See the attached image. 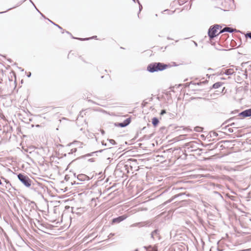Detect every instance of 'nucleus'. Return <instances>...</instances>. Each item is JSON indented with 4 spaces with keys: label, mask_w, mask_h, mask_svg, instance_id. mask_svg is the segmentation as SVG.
Instances as JSON below:
<instances>
[{
    "label": "nucleus",
    "mask_w": 251,
    "mask_h": 251,
    "mask_svg": "<svg viewBox=\"0 0 251 251\" xmlns=\"http://www.w3.org/2000/svg\"><path fill=\"white\" fill-rule=\"evenodd\" d=\"M107 141L112 145H116L117 143L113 139H107Z\"/></svg>",
    "instance_id": "nucleus-25"
},
{
    "label": "nucleus",
    "mask_w": 251,
    "mask_h": 251,
    "mask_svg": "<svg viewBox=\"0 0 251 251\" xmlns=\"http://www.w3.org/2000/svg\"><path fill=\"white\" fill-rule=\"evenodd\" d=\"M72 184L73 185V184H78L79 183H76L75 181H74L73 183L72 182Z\"/></svg>",
    "instance_id": "nucleus-45"
},
{
    "label": "nucleus",
    "mask_w": 251,
    "mask_h": 251,
    "mask_svg": "<svg viewBox=\"0 0 251 251\" xmlns=\"http://www.w3.org/2000/svg\"><path fill=\"white\" fill-rule=\"evenodd\" d=\"M65 179H67V176H65Z\"/></svg>",
    "instance_id": "nucleus-60"
},
{
    "label": "nucleus",
    "mask_w": 251,
    "mask_h": 251,
    "mask_svg": "<svg viewBox=\"0 0 251 251\" xmlns=\"http://www.w3.org/2000/svg\"><path fill=\"white\" fill-rule=\"evenodd\" d=\"M208 70L209 71L213 70V69L210 68H208Z\"/></svg>",
    "instance_id": "nucleus-49"
},
{
    "label": "nucleus",
    "mask_w": 251,
    "mask_h": 251,
    "mask_svg": "<svg viewBox=\"0 0 251 251\" xmlns=\"http://www.w3.org/2000/svg\"><path fill=\"white\" fill-rule=\"evenodd\" d=\"M48 20H49V21L51 23H52V24H53L54 25H55V26H56L57 27H58L59 29H62V28L60 26H59V25H57V24H55L54 23H53V22H52L51 21H50V20H49V19H48Z\"/></svg>",
    "instance_id": "nucleus-26"
},
{
    "label": "nucleus",
    "mask_w": 251,
    "mask_h": 251,
    "mask_svg": "<svg viewBox=\"0 0 251 251\" xmlns=\"http://www.w3.org/2000/svg\"><path fill=\"white\" fill-rule=\"evenodd\" d=\"M226 129L229 133H233L234 132V129L232 127H227Z\"/></svg>",
    "instance_id": "nucleus-28"
},
{
    "label": "nucleus",
    "mask_w": 251,
    "mask_h": 251,
    "mask_svg": "<svg viewBox=\"0 0 251 251\" xmlns=\"http://www.w3.org/2000/svg\"><path fill=\"white\" fill-rule=\"evenodd\" d=\"M230 126H232V128H238L240 127V126L238 125V123L235 122H232L231 123H230L228 124L227 126H226L224 128H227V127H229Z\"/></svg>",
    "instance_id": "nucleus-14"
},
{
    "label": "nucleus",
    "mask_w": 251,
    "mask_h": 251,
    "mask_svg": "<svg viewBox=\"0 0 251 251\" xmlns=\"http://www.w3.org/2000/svg\"><path fill=\"white\" fill-rule=\"evenodd\" d=\"M36 126L37 127H39V126H40V125H37Z\"/></svg>",
    "instance_id": "nucleus-55"
},
{
    "label": "nucleus",
    "mask_w": 251,
    "mask_h": 251,
    "mask_svg": "<svg viewBox=\"0 0 251 251\" xmlns=\"http://www.w3.org/2000/svg\"><path fill=\"white\" fill-rule=\"evenodd\" d=\"M231 67H232V68H229L226 70L225 71L223 72V74L227 75H233L235 73V71L234 70V66L232 65L231 66ZM235 68H236V70H238V68L237 67H235Z\"/></svg>",
    "instance_id": "nucleus-11"
},
{
    "label": "nucleus",
    "mask_w": 251,
    "mask_h": 251,
    "mask_svg": "<svg viewBox=\"0 0 251 251\" xmlns=\"http://www.w3.org/2000/svg\"><path fill=\"white\" fill-rule=\"evenodd\" d=\"M166 113V110L164 109H163L161 111L160 115H163Z\"/></svg>",
    "instance_id": "nucleus-34"
},
{
    "label": "nucleus",
    "mask_w": 251,
    "mask_h": 251,
    "mask_svg": "<svg viewBox=\"0 0 251 251\" xmlns=\"http://www.w3.org/2000/svg\"><path fill=\"white\" fill-rule=\"evenodd\" d=\"M236 31V29H233L231 27H224L223 29H222L220 32L219 33H222L225 32H228L229 33H232L233 32Z\"/></svg>",
    "instance_id": "nucleus-13"
},
{
    "label": "nucleus",
    "mask_w": 251,
    "mask_h": 251,
    "mask_svg": "<svg viewBox=\"0 0 251 251\" xmlns=\"http://www.w3.org/2000/svg\"><path fill=\"white\" fill-rule=\"evenodd\" d=\"M62 30V33H64V32H65V30L64 29H61Z\"/></svg>",
    "instance_id": "nucleus-48"
},
{
    "label": "nucleus",
    "mask_w": 251,
    "mask_h": 251,
    "mask_svg": "<svg viewBox=\"0 0 251 251\" xmlns=\"http://www.w3.org/2000/svg\"><path fill=\"white\" fill-rule=\"evenodd\" d=\"M199 144L197 142L192 141L185 144L184 148L185 152L190 153L196 151L199 148Z\"/></svg>",
    "instance_id": "nucleus-3"
},
{
    "label": "nucleus",
    "mask_w": 251,
    "mask_h": 251,
    "mask_svg": "<svg viewBox=\"0 0 251 251\" xmlns=\"http://www.w3.org/2000/svg\"><path fill=\"white\" fill-rule=\"evenodd\" d=\"M222 26L219 25H214L213 26H211L208 31V35L210 40L213 39L216 36L218 35L219 32L216 34L218 30L221 28Z\"/></svg>",
    "instance_id": "nucleus-4"
},
{
    "label": "nucleus",
    "mask_w": 251,
    "mask_h": 251,
    "mask_svg": "<svg viewBox=\"0 0 251 251\" xmlns=\"http://www.w3.org/2000/svg\"><path fill=\"white\" fill-rule=\"evenodd\" d=\"M77 178L80 181H85L86 180H89L90 179V178L88 176L83 174H79L77 175Z\"/></svg>",
    "instance_id": "nucleus-12"
},
{
    "label": "nucleus",
    "mask_w": 251,
    "mask_h": 251,
    "mask_svg": "<svg viewBox=\"0 0 251 251\" xmlns=\"http://www.w3.org/2000/svg\"><path fill=\"white\" fill-rule=\"evenodd\" d=\"M88 161L93 162L95 161V159L93 158H90V159H88Z\"/></svg>",
    "instance_id": "nucleus-37"
},
{
    "label": "nucleus",
    "mask_w": 251,
    "mask_h": 251,
    "mask_svg": "<svg viewBox=\"0 0 251 251\" xmlns=\"http://www.w3.org/2000/svg\"><path fill=\"white\" fill-rule=\"evenodd\" d=\"M31 73H30V72H29V73H28V74H27V76L28 77H30V76H31Z\"/></svg>",
    "instance_id": "nucleus-40"
},
{
    "label": "nucleus",
    "mask_w": 251,
    "mask_h": 251,
    "mask_svg": "<svg viewBox=\"0 0 251 251\" xmlns=\"http://www.w3.org/2000/svg\"><path fill=\"white\" fill-rule=\"evenodd\" d=\"M127 218V216L125 215H123L122 216H120L118 217L113 218L112 220V223L115 224V223H119L124 220H125Z\"/></svg>",
    "instance_id": "nucleus-9"
},
{
    "label": "nucleus",
    "mask_w": 251,
    "mask_h": 251,
    "mask_svg": "<svg viewBox=\"0 0 251 251\" xmlns=\"http://www.w3.org/2000/svg\"><path fill=\"white\" fill-rule=\"evenodd\" d=\"M17 131L18 130L19 132H21V129H20L19 128H16Z\"/></svg>",
    "instance_id": "nucleus-47"
},
{
    "label": "nucleus",
    "mask_w": 251,
    "mask_h": 251,
    "mask_svg": "<svg viewBox=\"0 0 251 251\" xmlns=\"http://www.w3.org/2000/svg\"><path fill=\"white\" fill-rule=\"evenodd\" d=\"M193 42L194 43V45H195V46L196 47H197V46H198V44H197V42H196L195 41H193Z\"/></svg>",
    "instance_id": "nucleus-43"
},
{
    "label": "nucleus",
    "mask_w": 251,
    "mask_h": 251,
    "mask_svg": "<svg viewBox=\"0 0 251 251\" xmlns=\"http://www.w3.org/2000/svg\"><path fill=\"white\" fill-rule=\"evenodd\" d=\"M30 2H31L33 4V5L34 6V7H35V8H36V10H37V11L40 13V14L41 15V16H42V17H43L44 18H45V16H44L42 13H41V12H40L38 10V9L36 7V6H35V5H34V3H33V2H32L31 0H30Z\"/></svg>",
    "instance_id": "nucleus-30"
},
{
    "label": "nucleus",
    "mask_w": 251,
    "mask_h": 251,
    "mask_svg": "<svg viewBox=\"0 0 251 251\" xmlns=\"http://www.w3.org/2000/svg\"><path fill=\"white\" fill-rule=\"evenodd\" d=\"M21 83H23V79L21 81Z\"/></svg>",
    "instance_id": "nucleus-54"
},
{
    "label": "nucleus",
    "mask_w": 251,
    "mask_h": 251,
    "mask_svg": "<svg viewBox=\"0 0 251 251\" xmlns=\"http://www.w3.org/2000/svg\"><path fill=\"white\" fill-rule=\"evenodd\" d=\"M181 195H182V194H177V195H175L171 199H170V200L167 201H166L165 202V204H167V203L171 202L174 199L179 197V196H180Z\"/></svg>",
    "instance_id": "nucleus-19"
},
{
    "label": "nucleus",
    "mask_w": 251,
    "mask_h": 251,
    "mask_svg": "<svg viewBox=\"0 0 251 251\" xmlns=\"http://www.w3.org/2000/svg\"><path fill=\"white\" fill-rule=\"evenodd\" d=\"M136 1H137L138 3L139 4V12H140L143 8L142 5L140 3L139 0H136Z\"/></svg>",
    "instance_id": "nucleus-27"
},
{
    "label": "nucleus",
    "mask_w": 251,
    "mask_h": 251,
    "mask_svg": "<svg viewBox=\"0 0 251 251\" xmlns=\"http://www.w3.org/2000/svg\"><path fill=\"white\" fill-rule=\"evenodd\" d=\"M146 251H158L157 247L156 246H152L150 245L148 247H145Z\"/></svg>",
    "instance_id": "nucleus-15"
},
{
    "label": "nucleus",
    "mask_w": 251,
    "mask_h": 251,
    "mask_svg": "<svg viewBox=\"0 0 251 251\" xmlns=\"http://www.w3.org/2000/svg\"><path fill=\"white\" fill-rule=\"evenodd\" d=\"M97 37V36H93L92 37L89 38H80V39H79V40L80 41H85V40H88L90 39H96Z\"/></svg>",
    "instance_id": "nucleus-23"
},
{
    "label": "nucleus",
    "mask_w": 251,
    "mask_h": 251,
    "mask_svg": "<svg viewBox=\"0 0 251 251\" xmlns=\"http://www.w3.org/2000/svg\"><path fill=\"white\" fill-rule=\"evenodd\" d=\"M65 179H67V176H65Z\"/></svg>",
    "instance_id": "nucleus-59"
},
{
    "label": "nucleus",
    "mask_w": 251,
    "mask_h": 251,
    "mask_svg": "<svg viewBox=\"0 0 251 251\" xmlns=\"http://www.w3.org/2000/svg\"><path fill=\"white\" fill-rule=\"evenodd\" d=\"M224 84V83L222 82H216L212 85V88L217 89V88H219L220 87H221L222 85V84Z\"/></svg>",
    "instance_id": "nucleus-16"
},
{
    "label": "nucleus",
    "mask_w": 251,
    "mask_h": 251,
    "mask_svg": "<svg viewBox=\"0 0 251 251\" xmlns=\"http://www.w3.org/2000/svg\"><path fill=\"white\" fill-rule=\"evenodd\" d=\"M17 234H18L19 237V238H20V239H22L21 237L20 236V234H19L17 232Z\"/></svg>",
    "instance_id": "nucleus-46"
},
{
    "label": "nucleus",
    "mask_w": 251,
    "mask_h": 251,
    "mask_svg": "<svg viewBox=\"0 0 251 251\" xmlns=\"http://www.w3.org/2000/svg\"><path fill=\"white\" fill-rule=\"evenodd\" d=\"M167 39H168V40H170V39H171L170 37H167Z\"/></svg>",
    "instance_id": "nucleus-53"
},
{
    "label": "nucleus",
    "mask_w": 251,
    "mask_h": 251,
    "mask_svg": "<svg viewBox=\"0 0 251 251\" xmlns=\"http://www.w3.org/2000/svg\"><path fill=\"white\" fill-rule=\"evenodd\" d=\"M130 161L133 162H136L137 160L135 159L131 158L129 160Z\"/></svg>",
    "instance_id": "nucleus-38"
},
{
    "label": "nucleus",
    "mask_w": 251,
    "mask_h": 251,
    "mask_svg": "<svg viewBox=\"0 0 251 251\" xmlns=\"http://www.w3.org/2000/svg\"><path fill=\"white\" fill-rule=\"evenodd\" d=\"M151 238L154 241H159L160 239L159 231L156 229L151 233Z\"/></svg>",
    "instance_id": "nucleus-7"
},
{
    "label": "nucleus",
    "mask_w": 251,
    "mask_h": 251,
    "mask_svg": "<svg viewBox=\"0 0 251 251\" xmlns=\"http://www.w3.org/2000/svg\"><path fill=\"white\" fill-rule=\"evenodd\" d=\"M159 121L157 118L156 117H153L152 119V124L154 126H156Z\"/></svg>",
    "instance_id": "nucleus-17"
},
{
    "label": "nucleus",
    "mask_w": 251,
    "mask_h": 251,
    "mask_svg": "<svg viewBox=\"0 0 251 251\" xmlns=\"http://www.w3.org/2000/svg\"><path fill=\"white\" fill-rule=\"evenodd\" d=\"M201 151L202 150L199 148L196 151H194V152L198 155H201Z\"/></svg>",
    "instance_id": "nucleus-22"
},
{
    "label": "nucleus",
    "mask_w": 251,
    "mask_h": 251,
    "mask_svg": "<svg viewBox=\"0 0 251 251\" xmlns=\"http://www.w3.org/2000/svg\"><path fill=\"white\" fill-rule=\"evenodd\" d=\"M246 37L251 39V32H248L246 34Z\"/></svg>",
    "instance_id": "nucleus-31"
},
{
    "label": "nucleus",
    "mask_w": 251,
    "mask_h": 251,
    "mask_svg": "<svg viewBox=\"0 0 251 251\" xmlns=\"http://www.w3.org/2000/svg\"><path fill=\"white\" fill-rule=\"evenodd\" d=\"M238 116L243 118L251 117V108L243 111Z\"/></svg>",
    "instance_id": "nucleus-8"
},
{
    "label": "nucleus",
    "mask_w": 251,
    "mask_h": 251,
    "mask_svg": "<svg viewBox=\"0 0 251 251\" xmlns=\"http://www.w3.org/2000/svg\"><path fill=\"white\" fill-rule=\"evenodd\" d=\"M218 135V133H217L216 132H212V133H211V134H210V136H213V137H217V136Z\"/></svg>",
    "instance_id": "nucleus-32"
},
{
    "label": "nucleus",
    "mask_w": 251,
    "mask_h": 251,
    "mask_svg": "<svg viewBox=\"0 0 251 251\" xmlns=\"http://www.w3.org/2000/svg\"><path fill=\"white\" fill-rule=\"evenodd\" d=\"M17 115L18 116V118L22 121V122L24 123H26V122L22 118V115L21 113H19V111L17 110L16 111Z\"/></svg>",
    "instance_id": "nucleus-20"
},
{
    "label": "nucleus",
    "mask_w": 251,
    "mask_h": 251,
    "mask_svg": "<svg viewBox=\"0 0 251 251\" xmlns=\"http://www.w3.org/2000/svg\"><path fill=\"white\" fill-rule=\"evenodd\" d=\"M169 67H170L169 64L161 62H153L148 65L147 70L150 73H153L164 71Z\"/></svg>",
    "instance_id": "nucleus-1"
},
{
    "label": "nucleus",
    "mask_w": 251,
    "mask_h": 251,
    "mask_svg": "<svg viewBox=\"0 0 251 251\" xmlns=\"http://www.w3.org/2000/svg\"><path fill=\"white\" fill-rule=\"evenodd\" d=\"M1 184H2V182H1V180L0 179V185H1Z\"/></svg>",
    "instance_id": "nucleus-51"
},
{
    "label": "nucleus",
    "mask_w": 251,
    "mask_h": 251,
    "mask_svg": "<svg viewBox=\"0 0 251 251\" xmlns=\"http://www.w3.org/2000/svg\"><path fill=\"white\" fill-rule=\"evenodd\" d=\"M127 167V165H125V168H126Z\"/></svg>",
    "instance_id": "nucleus-52"
},
{
    "label": "nucleus",
    "mask_w": 251,
    "mask_h": 251,
    "mask_svg": "<svg viewBox=\"0 0 251 251\" xmlns=\"http://www.w3.org/2000/svg\"><path fill=\"white\" fill-rule=\"evenodd\" d=\"M234 119H236V120H238L239 118H236L235 117H231L229 119H228V120H226L222 125V126H224L225 124H227V123H228L230 124L231 123L230 122Z\"/></svg>",
    "instance_id": "nucleus-18"
},
{
    "label": "nucleus",
    "mask_w": 251,
    "mask_h": 251,
    "mask_svg": "<svg viewBox=\"0 0 251 251\" xmlns=\"http://www.w3.org/2000/svg\"><path fill=\"white\" fill-rule=\"evenodd\" d=\"M107 159H108V160H110V157H108V158H107Z\"/></svg>",
    "instance_id": "nucleus-57"
},
{
    "label": "nucleus",
    "mask_w": 251,
    "mask_h": 251,
    "mask_svg": "<svg viewBox=\"0 0 251 251\" xmlns=\"http://www.w3.org/2000/svg\"><path fill=\"white\" fill-rule=\"evenodd\" d=\"M112 149V148L109 147V148H108L107 149H103V150H99V151H94V152H91L90 153L86 154V155H85L84 156H82L81 158H85L86 157L92 156L95 153H97L98 152H101L103 151H110V150H111Z\"/></svg>",
    "instance_id": "nucleus-10"
},
{
    "label": "nucleus",
    "mask_w": 251,
    "mask_h": 251,
    "mask_svg": "<svg viewBox=\"0 0 251 251\" xmlns=\"http://www.w3.org/2000/svg\"><path fill=\"white\" fill-rule=\"evenodd\" d=\"M101 143H102V145L103 146H107L106 143H104V142L103 141H102V142H101Z\"/></svg>",
    "instance_id": "nucleus-42"
},
{
    "label": "nucleus",
    "mask_w": 251,
    "mask_h": 251,
    "mask_svg": "<svg viewBox=\"0 0 251 251\" xmlns=\"http://www.w3.org/2000/svg\"><path fill=\"white\" fill-rule=\"evenodd\" d=\"M22 3V2H21L20 3H19V5H21V4Z\"/></svg>",
    "instance_id": "nucleus-61"
},
{
    "label": "nucleus",
    "mask_w": 251,
    "mask_h": 251,
    "mask_svg": "<svg viewBox=\"0 0 251 251\" xmlns=\"http://www.w3.org/2000/svg\"><path fill=\"white\" fill-rule=\"evenodd\" d=\"M193 0H191V2Z\"/></svg>",
    "instance_id": "nucleus-62"
},
{
    "label": "nucleus",
    "mask_w": 251,
    "mask_h": 251,
    "mask_svg": "<svg viewBox=\"0 0 251 251\" xmlns=\"http://www.w3.org/2000/svg\"><path fill=\"white\" fill-rule=\"evenodd\" d=\"M135 251H138V250L137 249H136Z\"/></svg>",
    "instance_id": "nucleus-58"
},
{
    "label": "nucleus",
    "mask_w": 251,
    "mask_h": 251,
    "mask_svg": "<svg viewBox=\"0 0 251 251\" xmlns=\"http://www.w3.org/2000/svg\"><path fill=\"white\" fill-rule=\"evenodd\" d=\"M131 122L130 118H127L122 123H115V126L117 127H124L127 126Z\"/></svg>",
    "instance_id": "nucleus-6"
},
{
    "label": "nucleus",
    "mask_w": 251,
    "mask_h": 251,
    "mask_svg": "<svg viewBox=\"0 0 251 251\" xmlns=\"http://www.w3.org/2000/svg\"><path fill=\"white\" fill-rule=\"evenodd\" d=\"M19 69H20L21 71H24V69H22L21 67H17Z\"/></svg>",
    "instance_id": "nucleus-44"
},
{
    "label": "nucleus",
    "mask_w": 251,
    "mask_h": 251,
    "mask_svg": "<svg viewBox=\"0 0 251 251\" xmlns=\"http://www.w3.org/2000/svg\"><path fill=\"white\" fill-rule=\"evenodd\" d=\"M77 151L76 148L72 149L69 152H68V154H72L75 152Z\"/></svg>",
    "instance_id": "nucleus-24"
},
{
    "label": "nucleus",
    "mask_w": 251,
    "mask_h": 251,
    "mask_svg": "<svg viewBox=\"0 0 251 251\" xmlns=\"http://www.w3.org/2000/svg\"><path fill=\"white\" fill-rule=\"evenodd\" d=\"M17 177L19 182L26 188H30L33 183V181L25 174H17Z\"/></svg>",
    "instance_id": "nucleus-2"
},
{
    "label": "nucleus",
    "mask_w": 251,
    "mask_h": 251,
    "mask_svg": "<svg viewBox=\"0 0 251 251\" xmlns=\"http://www.w3.org/2000/svg\"><path fill=\"white\" fill-rule=\"evenodd\" d=\"M100 132L102 135H104L105 134V131L103 129H100Z\"/></svg>",
    "instance_id": "nucleus-39"
},
{
    "label": "nucleus",
    "mask_w": 251,
    "mask_h": 251,
    "mask_svg": "<svg viewBox=\"0 0 251 251\" xmlns=\"http://www.w3.org/2000/svg\"><path fill=\"white\" fill-rule=\"evenodd\" d=\"M207 83V81H202V82H198V83H192V82H191V84H192V85H201L202 84H205Z\"/></svg>",
    "instance_id": "nucleus-21"
},
{
    "label": "nucleus",
    "mask_w": 251,
    "mask_h": 251,
    "mask_svg": "<svg viewBox=\"0 0 251 251\" xmlns=\"http://www.w3.org/2000/svg\"><path fill=\"white\" fill-rule=\"evenodd\" d=\"M151 224V222L150 221L145 222H139L133 224L130 226L131 227L138 226L139 227L149 226Z\"/></svg>",
    "instance_id": "nucleus-5"
},
{
    "label": "nucleus",
    "mask_w": 251,
    "mask_h": 251,
    "mask_svg": "<svg viewBox=\"0 0 251 251\" xmlns=\"http://www.w3.org/2000/svg\"><path fill=\"white\" fill-rule=\"evenodd\" d=\"M151 136H148L145 135L144 136V138H145V139H149L150 137H151Z\"/></svg>",
    "instance_id": "nucleus-41"
},
{
    "label": "nucleus",
    "mask_w": 251,
    "mask_h": 251,
    "mask_svg": "<svg viewBox=\"0 0 251 251\" xmlns=\"http://www.w3.org/2000/svg\"><path fill=\"white\" fill-rule=\"evenodd\" d=\"M191 6H192V3H191V4H190V7H189V9H190L191 8Z\"/></svg>",
    "instance_id": "nucleus-50"
},
{
    "label": "nucleus",
    "mask_w": 251,
    "mask_h": 251,
    "mask_svg": "<svg viewBox=\"0 0 251 251\" xmlns=\"http://www.w3.org/2000/svg\"><path fill=\"white\" fill-rule=\"evenodd\" d=\"M14 83L16 84V75L15 74H14ZM15 88H16V85L15 86L14 89Z\"/></svg>",
    "instance_id": "nucleus-36"
},
{
    "label": "nucleus",
    "mask_w": 251,
    "mask_h": 251,
    "mask_svg": "<svg viewBox=\"0 0 251 251\" xmlns=\"http://www.w3.org/2000/svg\"><path fill=\"white\" fill-rule=\"evenodd\" d=\"M186 2V1L182 0H178V3L179 5H181L184 4Z\"/></svg>",
    "instance_id": "nucleus-29"
},
{
    "label": "nucleus",
    "mask_w": 251,
    "mask_h": 251,
    "mask_svg": "<svg viewBox=\"0 0 251 251\" xmlns=\"http://www.w3.org/2000/svg\"><path fill=\"white\" fill-rule=\"evenodd\" d=\"M114 235V233H111L109 234V235L108 236V238H111L112 237H113Z\"/></svg>",
    "instance_id": "nucleus-35"
},
{
    "label": "nucleus",
    "mask_w": 251,
    "mask_h": 251,
    "mask_svg": "<svg viewBox=\"0 0 251 251\" xmlns=\"http://www.w3.org/2000/svg\"><path fill=\"white\" fill-rule=\"evenodd\" d=\"M65 32H66V33H67V34H70V35L71 36V37H72V38H73V39H78V40H79V38H75V37H74V36H73V35H72V34H71L70 32H69V31H65Z\"/></svg>",
    "instance_id": "nucleus-33"
},
{
    "label": "nucleus",
    "mask_w": 251,
    "mask_h": 251,
    "mask_svg": "<svg viewBox=\"0 0 251 251\" xmlns=\"http://www.w3.org/2000/svg\"><path fill=\"white\" fill-rule=\"evenodd\" d=\"M134 2H136V0H132Z\"/></svg>",
    "instance_id": "nucleus-56"
}]
</instances>
